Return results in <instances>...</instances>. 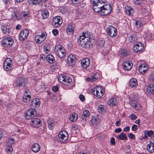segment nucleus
<instances>
[{
  "mask_svg": "<svg viewBox=\"0 0 154 154\" xmlns=\"http://www.w3.org/2000/svg\"><path fill=\"white\" fill-rule=\"evenodd\" d=\"M58 137L59 140L61 142H66L68 138V134L67 131L63 130L60 132L59 134Z\"/></svg>",
  "mask_w": 154,
  "mask_h": 154,
  "instance_id": "nucleus-8",
  "label": "nucleus"
},
{
  "mask_svg": "<svg viewBox=\"0 0 154 154\" xmlns=\"http://www.w3.org/2000/svg\"><path fill=\"white\" fill-rule=\"evenodd\" d=\"M130 117L131 119L133 120H134L137 118V116L134 114L131 115Z\"/></svg>",
  "mask_w": 154,
  "mask_h": 154,
  "instance_id": "nucleus-62",
  "label": "nucleus"
},
{
  "mask_svg": "<svg viewBox=\"0 0 154 154\" xmlns=\"http://www.w3.org/2000/svg\"><path fill=\"white\" fill-rule=\"evenodd\" d=\"M46 59L47 62L50 63H52L55 61L54 57L52 54H49L46 57Z\"/></svg>",
  "mask_w": 154,
  "mask_h": 154,
  "instance_id": "nucleus-29",
  "label": "nucleus"
},
{
  "mask_svg": "<svg viewBox=\"0 0 154 154\" xmlns=\"http://www.w3.org/2000/svg\"><path fill=\"white\" fill-rule=\"evenodd\" d=\"M54 52L59 57L58 60L60 63L62 62L63 60V57L66 54V51L64 48L60 45H57L55 47Z\"/></svg>",
  "mask_w": 154,
  "mask_h": 154,
  "instance_id": "nucleus-3",
  "label": "nucleus"
},
{
  "mask_svg": "<svg viewBox=\"0 0 154 154\" xmlns=\"http://www.w3.org/2000/svg\"><path fill=\"white\" fill-rule=\"evenodd\" d=\"M50 48L48 44H46L44 47V50L46 53L50 51Z\"/></svg>",
  "mask_w": 154,
  "mask_h": 154,
  "instance_id": "nucleus-49",
  "label": "nucleus"
},
{
  "mask_svg": "<svg viewBox=\"0 0 154 154\" xmlns=\"http://www.w3.org/2000/svg\"><path fill=\"white\" fill-rule=\"evenodd\" d=\"M63 20L62 17L60 16L54 17L53 20L52 25L56 28L60 27L62 24Z\"/></svg>",
  "mask_w": 154,
  "mask_h": 154,
  "instance_id": "nucleus-6",
  "label": "nucleus"
},
{
  "mask_svg": "<svg viewBox=\"0 0 154 154\" xmlns=\"http://www.w3.org/2000/svg\"><path fill=\"white\" fill-rule=\"evenodd\" d=\"M79 97L81 101H84L85 99V97L82 94H80L79 96Z\"/></svg>",
  "mask_w": 154,
  "mask_h": 154,
  "instance_id": "nucleus-60",
  "label": "nucleus"
},
{
  "mask_svg": "<svg viewBox=\"0 0 154 154\" xmlns=\"http://www.w3.org/2000/svg\"><path fill=\"white\" fill-rule=\"evenodd\" d=\"M74 29V26L72 25H69L67 27V32L68 33H73Z\"/></svg>",
  "mask_w": 154,
  "mask_h": 154,
  "instance_id": "nucleus-38",
  "label": "nucleus"
},
{
  "mask_svg": "<svg viewBox=\"0 0 154 154\" xmlns=\"http://www.w3.org/2000/svg\"><path fill=\"white\" fill-rule=\"evenodd\" d=\"M40 104V101L38 98H35L33 99L31 101L30 107L32 109H35L36 107H39Z\"/></svg>",
  "mask_w": 154,
  "mask_h": 154,
  "instance_id": "nucleus-16",
  "label": "nucleus"
},
{
  "mask_svg": "<svg viewBox=\"0 0 154 154\" xmlns=\"http://www.w3.org/2000/svg\"><path fill=\"white\" fill-rule=\"evenodd\" d=\"M31 125L35 128H38L41 126V122L38 118H35L32 119L30 122Z\"/></svg>",
  "mask_w": 154,
  "mask_h": 154,
  "instance_id": "nucleus-13",
  "label": "nucleus"
},
{
  "mask_svg": "<svg viewBox=\"0 0 154 154\" xmlns=\"http://www.w3.org/2000/svg\"><path fill=\"white\" fill-rule=\"evenodd\" d=\"M29 34V31L26 29L22 30L20 34L19 39L20 41H22L27 38Z\"/></svg>",
  "mask_w": 154,
  "mask_h": 154,
  "instance_id": "nucleus-14",
  "label": "nucleus"
},
{
  "mask_svg": "<svg viewBox=\"0 0 154 154\" xmlns=\"http://www.w3.org/2000/svg\"><path fill=\"white\" fill-rule=\"evenodd\" d=\"M107 32L108 34L111 37L115 36L117 34V30L113 26H110L107 28Z\"/></svg>",
  "mask_w": 154,
  "mask_h": 154,
  "instance_id": "nucleus-11",
  "label": "nucleus"
},
{
  "mask_svg": "<svg viewBox=\"0 0 154 154\" xmlns=\"http://www.w3.org/2000/svg\"><path fill=\"white\" fill-rule=\"evenodd\" d=\"M9 11L12 12L11 14V19L14 20H19L20 18L19 13L17 9L14 7H11Z\"/></svg>",
  "mask_w": 154,
  "mask_h": 154,
  "instance_id": "nucleus-4",
  "label": "nucleus"
},
{
  "mask_svg": "<svg viewBox=\"0 0 154 154\" xmlns=\"http://www.w3.org/2000/svg\"><path fill=\"white\" fill-rule=\"evenodd\" d=\"M144 135L145 138H147L148 136L152 137H154V132L152 131H148L146 130L144 131Z\"/></svg>",
  "mask_w": 154,
  "mask_h": 154,
  "instance_id": "nucleus-27",
  "label": "nucleus"
},
{
  "mask_svg": "<svg viewBox=\"0 0 154 154\" xmlns=\"http://www.w3.org/2000/svg\"><path fill=\"white\" fill-rule=\"evenodd\" d=\"M52 90L54 91L57 92L58 91V87L57 86H54L52 88Z\"/></svg>",
  "mask_w": 154,
  "mask_h": 154,
  "instance_id": "nucleus-56",
  "label": "nucleus"
},
{
  "mask_svg": "<svg viewBox=\"0 0 154 154\" xmlns=\"http://www.w3.org/2000/svg\"><path fill=\"white\" fill-rule=\"evenodd\" d=\"M129 85L131 87L135 88L138 85L137 81L135 78L131 79L129 81Z\"/></svg>",
  "mask_w": 154,
  "mask_h": 154,
  "instance_id": "nucleus-23",
  "label": "nucleus"
},
{
  "mask_svg": "<svg viewBox=\"0 0 154 154\" xmlns=\"http://www.w3.org/2000/svg\"><path fill=\"white\" fill-rule=\"evenodd\" d=\"M99 120L98 118L92 117L90 122L92 126H94V125H97L99 123Z\"/></svg>",
  "mask_w": 154,
  "mask_h": 154,
  "instance_id": "nucleus-24",
  "label": "nucleus"
},
{
  "mask_svg": "<svg viewBox=\"0 0 154 154\" xmlns=\"http://www.w3.org/2000/svg\"><path fill=\"white\" fill-rule=\"evenodd\" d=\"M1 29L3 33L5 34H8L10 32V30L7 26H4V27H1Z\"/></svg>",
  "mask_w": 154,
  "mask_h": 154,
  "instance_id": "nucleus-40",
  "label": "nucleus"
},
{
  "mask_svg": "<svg viewBox=\"0 0 154 154\" xmlns=\"http://www.w3.org/2000/svg\"><path fill=\"white\" fill-rule=\"evenodd\" d=\"M147 92L148 93L154 92V86L152 85H149L147 88Z\"/></svg>",
  "mask_w": 154,
  "mask_h": 154,
  "instance_id": "nucleus-41",
  "label": "nucleus"
},
{
  "mask_svg": "<svg viewBox=\"0 0 154 154\" xmlns=\"http://www.w3.org/2000/svg\"><path fill=\"white\" fill-rule=\"evenodd\" d=\"M90 64V60L88 58L83 59L81 62V65L85 69H86L89 66Z\"/></svg>",
  "mask_w": 154,
  "mask_h": 154,
  "instance_id": "nucleus-20",
  "label": "nucleus"
},
{
  "mask_svg": "<svg viewBox=\"0 0 154 154\" xmlns=\"http://www.w3.org/2000/svg\"><path fill=\"white\" fill-rule=\"evenodd\" d=\"M130 130V127L128 126H127L126 127L124 128V131L125 132H127L129 131Z\"/></svg>",
  "mask_w": 154,
  "mask_h": 154,
  "instance_id": "nucleus-64",
  "label": "nucleus"
},
{
  "mask_svg": "<svg viewBox=\"0 0 154 154\" xmlns=\"http://www.w3.org/2000/svg\"><path fill=\"white\" fill-rule=\"evenodd\" d=\"M131 106L133 108L136 109L139 106L138 103L135 100H131L130 103Z\"/></svg>",
  "mask_w": 154,
  "mask_h": 154,
  "instance_id": "nucleus-35",
  "label": "nucleus"
},
{
  "mask_svg": "<svg viewBox=\"0 0 154 154\" xmlns=\"http://www.w3.org/2000/svg\"><path fill=\"white\" fill-rule=\"evenodd\" d=\"M129 40L131 42H133L137 39V38L135 35L133 34H131L129 38Z\"/></svg>",
  "mask_w": 154,
  "mask_h": 154,
  "instance_id": "nucleus-48",
  "label": "nucleus"
},
{
  "mask_svg": "<svg viewBox=\"0 0 154 154\" xmlns=\"http://www.w3.org/2000/svg\"><path fill=\"white\" fill-rule=\"evenodd\" d=\"M12 63L11 59L10 58H7L3 63L4 69L6 71H9L11 69Z\"/></svg>",
  "mask_w": 154,
  "mask_h": 154,
  "instance_id": "nucleus-5",
  "label": "nucleus"
},
{
  "mask_svg": "<svg viewBox=\"0 0 154 154\" xmlns=\"http://www.w3.org/2000/svg\"><path fill=\"white\" fill-rule=\"evenodd\" d=\"M148 69V67L145 64H142L140 65L138 68L139 72L141 73H143L145 72Z\"/></svg>",
  "mask_w": 154,
  "mask_h": 154,
  "instance_id": "nucleus-21",
  "label": "nucleus"
},
{
  "mask_svg": "<svg viewBox=\"0 0 154 154\" xmlns=\"http://www.w3.org/2000/svg\"><path fill=\"white\" fill-rule=\"evenodd\" d=\"M147 149L150 153L154 152V144L149 143L147 145Z\"/></svg>",
  "mask_w": 154,
  "mask_h": 154,
  "instance_id": "nucleus-32",
  "label": "nucleus"
},
{
  "mask_svg": "<svg viewBox=\"0 0 154 154\" xmlns=\"http://www.w3.org/2000/svg\"><path fill=\"white\" fill-rule=\"evenodd\" d=\"M109 104L111 106H115L117 103L116 99L115 98H113L109 100Z\"/></svg>",
  "mask_w": 154,
  "mask_h": 154,
  "instance_id": "nucleus-36",
  "label": "nucleus"
},
{
  "mask_svg": "<svg viewBox=\"0 0 154 154\" xmlns=\"http://www.w3.org/2000/svg\"><path fill=\"white\" fill-rule=\"evenodd\" d=\"M76 60V59L75 55L70 54L68 56L67 58L68 63L70 66L74 65Z\"/></svg>",
  "mask_w": 154,
  "mask_h": 154,
  "instance_id": "nucleus-17",
  "label": "nucleus"
},
{
  "mask_svg": "<svg viewBox=\"0 0 154 154\" xmlns=\"http://www.w3.org/2000/svg\"><path fill=\"white\" fill-rule=\"evenodd\" d=\"M149 79L151 80L154 81V72H153L149 77Z\"/></svg>",
  "mask_w": 154,
  "mask_h": 154,
  "instance_id": "nucleus-58",
  "label": "nucleus"
},
{
  "mask_svg": "<svg viewBox=\"0 0 154 154\" xmlns=\"http://www.w3.org/2000/svg\"><path fill=\"white\" fill-rule=\"evenodd\" d=\"M41 15L43 17V19H45L48 17L49 12L47 10L44 9L41 11Z\"/></svg>",
  "mask_w": 154,
  "mask_h": 154,
  "instance_id": "nucleus-30",
  "label": "nucleus"
},
{
  "mask_svg": "<svg viewBox=\"0 0 154 154\" xmlns=\"http://www.w3.org/2000/svg\"><path fill=\"white\" fill-rule=\"evenodd\" d=\"M48 128L50 130H52L54 126V121L53 119H49L47 121Z\"/></svg>",
  "mask_w": 154,
  "mask_h": 154,
  "instance_id": "nucleus-28",
  "label": "nucleus"
},
{
  "mask_svg": "<svg viewBox=\"0 0 154 154\" xmlns=\"http://www.w3.org/2000/svg\"><path fill=\"white\" fill-rule=\"evenodd\" d=\"M77 115L75 113L71 114L69 117V119L72 122L75 121L77 119Z\"/></svg>",
  "mask_w": 154,
  "mask_h": 154,
  "instance_id": "nucleus-33",
  "label": "nucleus"
},
{
  "mask_svg": "<svg viewBox=\"0 0 154 154\" xmlns=\"http://www.w3.org/2000/svg\"><path fill=\"white\" fill-rule=\"evenodd\" d=\"M106 110L105 106L103 105H100L98 107L97 109L99 113H102L105 111Z\"/></svg>",
  "mask_w": 154,
  "mask_h": 154,
  "instance_id": "nucleus-37",
  "label": "nucleus"
},
{
  "mask_svg": "<svg viewBox=\"0 0 154 154\" xmlns=\"http://www.w3.org/2000/svg\"><path fill=\"white\" fill-rule=\"evenodd\" d=\"M13 150V149L11 146L8 145L7 146L6 148V151L8 154H11Z\"/></svg>",
  "mask_w": 154,
  "mask_h": 154,
  "instance_id": "nucleus-43",
  "label": "nucleus"
},
{
  "mask_svg": "<svg viewBox=\"0 0 154 154\" xmlns=\"http://www.w3.org/2000/svg\"><path fill=\"white\" fill-rule=\"evenodd\" d=\"M98 75V74L94 73L92 75L91 77L87 78V80L88 81H95L97 79Z\"/></svg>",
  "mask_w": 154,
  "mask_h": 154,
  "instance_id": "nucleus-25",
  "label": "nucleus"
},
{
  "mask_svg": "<svg viewBox=\"0 0 154 154\" xmlns=\"http://www.w3.org/2000/svg\"><path fill=\"white\" fill-rule=\"evenodd\" d=\"M105 43V41L103 38H100L98 42V45L100 47H102L103 46Z\"/></svg>",
  "mask_w": 154,
  "mask_h": 154,
  "instance_id": "nucleus-46",
  "label": "nucleus"
},
{
  "mask_svg": "<svg viewBox=\"0 0 154 154\" xmlns=\"http://www.w3.org/2000/svg\"><path fill=\"white\" fill-rule=\"evenodd\" d=\"M25 117L27 119H29L34 117L37 115L35 109H30L25 112Z\"/></svg>",
  "mask_w": 154,
  "mask_h": 154,
  "instance_id": "nucleus-10",
  "label": "nucleus"
},
{
  "mask_svg": "<svg viewBox=\"0 0 154 154\" xmlns=\"http://www.w3.org/2000/svg\"><path fill=\"white\" fill-rule=\"evenodd\" d=\"M81 0H71L72 3L74 4H77L81 1Z\"/></svg>",
  "mask_w": 154,
  "mask_h": 154,
  "instance_id": "nucleus-52",
  "label": "nucleus"
},
{
  "mask_svg": "<svg viewBox=\"0 0 154 154\" xmlns=\"http://www.w3.org/2000/svg\"><path fill=\"white\" fill-rule=\"evenodd\" d=\"M29 93L30 94V92L27 90H26L24 91V96H30Z\"/></svg>",
  "mask_w": 154,
  "mask_h": 154,
  "instance_id": "nucleus-57",
  "label": "nucleus"
},
{
  "mask_svg": "<svg viewBox=\"0 0 154 154\" xmlns=\"http://www.w3.org/2000/svg\"><path fill=\"white\" fill-rule=\"evenodd\" d=\"M47 34L45 32H42L41 35H37L35 38L36 42L38 44L42 43L45 39Z\"/></svg>",
  "mask_w": 154,
  "mask_h": 154,
  "instance_id": "nucleus-12",
  "label": "nucleus"
},
{
  "mask_svg": "<svg viewBox=\"0 0 154 154\" xmlns=\"http://www.w3.org/2000/svg\"><path fill=\"white\" fill-rule=\"evenodd\" d=\"M66 77V76L64 75H60L58 80L60 82L63 83L65 80Z\"/></svg>",
  "mask_w": 154,
  "mask_h": 154,
  "instance_id": "nucleus-44",
  "label": "nucleus"
},
{
  "mask_svg": "<svg viewBox=\"0 0 154 154\" xmlns=\"http://www.w3.org/2000/svg\"><path fill=\"white\" fill-rule=\"evenodd\" d=\"M26 79L23 77L17 78L15 82V84L19 88H22L25 85Z\"/></svg>",
  "mask_w": 154,
  "mask_h": 154,
  "instance_id": "nucleus-7",
  "label": "nucleus"
},
{
  "mask_svg": "<svg viewBox=\"0 0 154 154\" xmlns=\"http://www.w3.org/2000/svg\"><path fill=\"white\" fill-rule=\"evenodd\" d=\"M72 82V79L69 77L66 76L63 84L66 85H69Z\"/></svg>",
  "mask_w": 154,
  "mask_h": 154,
  "instance_id": "nucleus-39",
  "label": "nucleus"
},
{
  "mask_svg": "<svg viewBox=\"0 0 154 154\" xmlns=\"http://www.w3.org/2000/svg\"><path fill=\"white\" fill-rule=\"evenodd\" d=\"M40 149L39 144L37 143L34 144L32 147V150L34 152H37Z\"/></svg>",
  "mask_w": 154,
  "mask_h": 154,
  "instance_id": "nucleus-26",
  "label": "nucleus"
},
{
  "mask_svg": "<svg viewBox=\"0 0 154 154\" xmlns=\"http://www.w3.org/2000/svg\"><path fill=\"white\" fill-rule=\"evenodd\" d=\"M134 51L136 52L141 51L143 48V45L141 42L137 43L134 46Z\"/></svg>",
  "mask_w": 154,
  "mask_h": 154,
  "instance_id": "nucleus-18",
  "label": "nucleus"
},
{
  "mask_svg": "<svg viewBox=\"0 0 154 154\" xmlns=\"http://www.w3.org/2000/svg\"><path fill=\"white\" fill-rule=\"evenodd\" d=\"M132 62L129 60H127L124 62L123 64L124 69L126 70H129L132 67Z\"/></svg>",
  "mask_w": 154,
  "mask_h": 154,
  "instance_id": "nucleus-19",
  "label": "nucleus"
},
{
  "mask_svg": "<svg viewBox=\"0 0 154 154\" xmlns=\"http://www.w3.org/2000/svg\"><path fill=\"white\" fill-rule=\"evenodd\" d=\"M92 91L98 98H100L103 94L102 88L99 86L96 87L94 89H92Z\"/></svg>",
  "mask_w": 154,
  "mask_h": 154,
  "instance_id": "nucleus-9",
  "label": "nucleus"
},
{
  "mask_svg": "<svg viewBox=\"0 0 154 154\" xmlns=\"http://www.w3.org/2000/svg\"><path fill=\"white\" fill-rule=\"evenodd\" d=\"M122 55L123 57L127 56L129 53V51L126 49L123 50L121 52Z\"/></svg>",
  "mask_w": 154,
  "mask_h": 154,
  "instance_id": "nucleus-47",
  "label": "nucleus"
},
{
  "mask_svg": "<svg viewBox=\"0 0 154 154\" xmlns=\"http://www.w3.org/2000/svg\"><path fill=\"white\" fill-rule=\"evenodd\" d=\"M90 112L88 110H85L83 113L82 115V119L86 120V118L89 115Z\"/></svg>",
  "mask_w": 154,
  "mask_h": 154,
  "instance_id": "nucleus-34",
  "label": "nucleus"
},
{
  "mask_svg": "<svg viewBox=\"0 0 154 154\" xmlns=\"http://www.w3.org/2000/svg\"><path fill=\"white\" fill-rule=\"evenodd\" d=\"M31 98L30 96H24L23 97V101L24 102L27 103L29 102Z\"/></svg>",
  "mask_w": 154,
  "mask_h": 154,
  "instance_id": "nucleus-45",
  "label": "nucleus"
},
{
  "mask_svg": "<svg viewBox=\"0 0 154 154\" xmlns=\"http://www.w3.org/2000/svg\"><path fill=\"white\" fill-rule=\"evenodd\" d=\"M52 32L53 34L55 36L57 35L58 33V30L56 29L53 30Z\"/></svg>",
  "mask_w": 154,
  "mask_h": 154,
  "instance_id": "nucleus-54",
  "label": "nucleus"
},
{
  "mask_svg": "<svg viewBox=\"0 0 154 154\" xmlns=\"http://www.w3.org/2000/svg\"><path fill=\"white\" fill-rule=\"evenodd\" d=\"M111 143L112 145H114L115 144V140L114 137H112L111 139Z\"/></svg>",
  "mask_w": 154,
  "mask_h": 154,
  "instance_id": "nucleus-61",
  "label": "nucleus"
},
{
  "mask_svg": "<svg viewBox=\"0 0 154 154\" xmlns=\"http://www.w3.org/2000/svg\"><path fill=\"white\" fill-rule=\"evenodd\" d=\"M128 136L129 138L132 139H134L135 137V135L131 133L129 134Z\"/></svg>",
  "mask_w": 154,
  "mask_h": 154,
  "instance_id": "nucleus-55",
  "label": "nucleus"
},
{
  "mask_svg": "<svg viewBox=\"0 0 154 154\" xmlns=\"http://www.w3.org/2000/svg\"><path fill=\"white\" fill-rule=\"evenodd\" d=\"M125 12L126 14L128 15H132L134 13V9L130 7L127 6L125 8Z\"/></svg>",
  "mask_w": 154,
  "mask_h": 154,
  "instance_id": "nucleus-22",
  "label": "nucleus"
},
{
  "mask_svg": "<svg viewBox=\"0 0 154 154\" xmlns=\"http://www.w3.org/2000/svg\"><path fill=\"white\" fill-rule=\"evenodd\" d=\"M122 130L120 128H119L117 129H116L115 130V131L116 133H118L120 132Z\"/></svg>",
  "mask_w": 154,
  "mask_h": 154,
  "instance_id": "nucleus-63",
  "label": "nucleus"
},
{
  "mask_svg": "<svg viewBox=\"0 0 154 154\" xmlns=\"http://www.w3.org/2000/svg\"><path fill=\"white\" fill-rule=\"evenodd\" d=\"M20 18L24 19H26L29 16V14L25 11L22 12L20 15Z\"/></svg>",
  "mask_w": 154,
  "mask_h": 154,
  "instance_id": "nucleus-42",
  "label": "nucleus"
},
{
  "mask_svg": "<svg viewBox=\"0 0 154 154\" xmlns=\"http://www.w3.org/2000/svg\"><path fill=\"white\" fill-rule=\"evenodd\" d=\"M137 129V126L136 125H134L131 128V129L133 131H135Z\"/></svg>",
  "mask_w": 154,
  "mask_h": 154,
  "instance_id": "nucleus-59",
  "label": "nucleus"
},
{
  "mask_svg": "<svg viewBox=\"0 0 154 154\" xmlns=\"http://www.w3.org/2000/svg\"><path fill=\"white\" fill-rule=\"evenodd\" d=\"M2 42L3 45H5V46L8 47H11L14 43L13 39L10 37L5 38Z\"/></svg>",
  "mask_w": 154,
  "mask_h": 154,
  "instance_id": "nucleus-15",
  "label": "nucleus"
},
{
  "mask_svg": "<svg viewBox=\"0 0 154 154\" xmlns=\"http://www.w3.org/2000/svg\"><path fill=\"white\" fill-rule=\"evenodd\" d=\"M93 9L95 12H101V14L105 16L110 13L112 7L109 4H106L105 2L102 1L96 3H93Z\"/></svg>",
  "mask_w": 154,
  "mask_h": 154,
  "instance_id": "nucleus-2",
  "label": "nucleus"
},
{
  "mask_svg": "<svg viewBox=\"0 0 154 154\" xmlns=\"http://www.w3.org/2000/svg\"><path fill=\"white\" fill-rule=\"evenodd\" d=\"M8 142L10 144H14L15 142L13 138H10L8 140Z\"/></svg>",
  "mask_w": 154,
  "mask_h": 154,
  "instance_id": "nucleus-53",
  "label": "nucleus"
},
{
  "mask_svg": "<svg viewBox=\"0 0 154 154\" xmlns=\"http://www.w3.org/2000/svg\"><path fill=\"white\" fill-rule=\"evenodd\" d=\"M117 138L119 140H125L127 139V136L124 133L122 132L117 137Z\"/></svg>",
  "mask_w": 154,
  "mask_h": 154,
  "instance_id": "nucleus-31",
  "label": "nucleus"
},
{
  "mask_svg": "<svg viewBox=\"0 0 154 154\" xmlns=\"http://www.w3.org/2000/svg\"><path fill=\"white\" fill-rule=\"evenodd\" d=\"M93 37V35L90 32L88 31H86L85 32H83L82 35H80L79 39L78 40V43L84 48H92V44L91 43V41Z\"/></svg>",
  "mask_w": 154,
  "mask_h": 154,
  "instance_id": "nucleus-1",
  "label": "nucleus"
},
{
  "mask_svg": "<svg viewBox=\"0 0 154 154\" xmlns=\"http://www.w3.org/2000/svg\"><path fill=\"white\" fill-rule=\"evenodd\" d=\"M146 38L149 40L151 39L153 35L150 32H148L146 33Z\"/></svg>",
  "mask_w": 154,
  "mask_h": 154,
  "instance_id": "nucleus-50",
  "label": "nucleus"
},
{
  "mask_svg": "<svg viewBox=\"0 0 154 154\" xmlns=\"http://www.w3.org/2000/svg\"><path fill=\"white\" fill-rule=\"evenodd\" d=\"M1 25L2 26V27H4V26H7V25L5 23V20H2L1 22Z\"/></svg>",
  "mask_w": 154,
  "mask_h": 154,
  "instance_id": "nucleus-51",
  "label": "nucleus"
}]
</instances>
